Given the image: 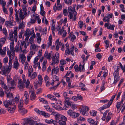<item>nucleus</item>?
<instances>
[{
	"label": "nucleus",
	"mask_w": 125,
	"mask_h": 125,
	"mask_svg": "<svg viewBox=\"0 0 125 125\" xmlns=\"http://www.w3.org/2000/svg\"><path fill=\"white\" fill-rule=\"evenodd\" d=\"M119 68V67L118 66L117 69L113 73V75L114 77V83L115 84L120 79L118 72L120 69Z\"/></svg>",
	"instance_id": "f257e3e1"
},
{
	"label": "nucleus",
	"mask_w": 125,
	"mask_h": 125,
	"mask_svg": "<svg viewBox=\"0 0 125 125\" xmlns=\"http://www.w3.org/2000/svg\"><path fill=\"white\" fill-rule=\"evenodd\" d=\"M26 124L27 125H46L45 124L40 123H37V121H34L30 118L26 119Z\"/></svg>",
	"instance_id": "f03ea898"
},
{
	"label": "nucleus",
	"mask_w": 125,
	"mask_h": 125,
	"mask_svg": "<svg viewBox=\"0 0 125 125\" xmlns=\"http://www.w3.org/2000/svg\"><path fill=\"white\" fill-rule=\"evenodd\" d=\"M59 57V53L57 52L56 53L55 55L53 56L52 57V65H53L55 63H58L59 62L58 58Z\"/></svg>",
	"instance_id": "7ed1b4c3"
},
{
	"label": "nucleus",
	"mask_w": 125,
	"mask_h": 125,
	"mask_svg": "<svg viewBox=\"0 0 125 125\" xmlns=\"http://www.w3.org/2000/svg\"><path fill=\"white\" fill-rule=\"evenodd\" d=\"M73 104V103L70 101L69 98L67 99H66L65 101H64V106L63 107L62 109L65 110H67L68 107L66 106V105L70 106L72 105Z\"/></svg>",
	"instance_id": "20e7f679"
},
{
	"label": "nucleus",
	"mask_w": 125,
	"mask_h": 125,
	"mask_svg": "<svg viewBox=\"0 0 125 125\" xmlns=\"http://www.w3.org/2000/svg\"><path fill=\"white\" fill-rule=\"evenodd\" d=\"M68 10L69 13V16L70 19H72L73 17V13H77L76 11H75L74 9L72 7L70 6L68 8Z\"/></svg>",
	"instance_id": "39448f33"
},
{
	"label": "nucleus",
	"mask_w": 125,
	"mask_h": 125,
	"mask_svg": "<svg viewBox=\"0 0 125 125\" xmlns=\"http://www.w3.org/2000/svg\"><path fill=\"white\" fill-rule=\"evenodd\" d=\"M39 58L38 56H37L35 58L33 61V67L36 68L37 67H38L39 69H40L41 67L40 66V62H38Z\"/></svg>",
	"instance_id": "423d86ee"
},
{
	"label": "nucleus",
	"mask_w": 125,
	"mask_h": 125,
	"mask_svg": "<svg viewBox=\"0 0 125 125\" xmlns=\"http://www.w3.org/2000/svg\"><path fill=\"white\" fill-rule=\"evenodd\" d=\"M67 113L70 116L73 118H75L78 116L79 114L78 113H75L71 110H69L67 112Z\"/></svg>",
	"instance_id": "0eeeda50"
},
{
	"label": "nucleus",
	"mask_w": 125,
	"mask_h": 125,
	"mask_svg": "<svg viewBox=\"0 0 125 125\" xmlns=\"http://www.w3.org/2000/svg\"><path fill=\"white\" fill-rule=\"evenodd\" d=\"M0 69L1 70L2 72L3 73V74L6 76V74L7 73L8 74L10 72V70L9 68L7 67L4 66L2 67H0Z\"/></svg>",
	"instance_id": "6e6552de"
},
{
	"label": "nucleus",
	"mask_w": 125,
	"mask_h": 125,
	"mask_svg": "<svg viewBox=\"0 0 125 125\" xmlns=\"http://www.w3.org/2000/svg\"><path fill=\"white\" fill-rule=\"evenodd\" d=\"M34 110L38 114L42 115L44 116L47 117L50 116V115L48 114L45 113L44 111H40L37 108L35 109Z\"/></svg>",
	"instance_id": "1a4fd4ad"
},
{
	"label": "nucleus",
	"mask_w": 125,
	"mask_h": 125,
	"mask_svg": "<svg viewBox=\"0 0 125 125\" xmlns=\"http://www.w3.org/2000/svg\"><path fill=\"white\" fill-rule=\"evenodd\" d=\"M89 110V108L88 107L85 106H83L82 108L80 111V112L83 115L87 116L88 114L87 112Z\"/></svg>",
	"instance_id": "9d476101"
},
{
	"label": "nucleus",
	"mask_w": 125,
	"mask_h": 125,
	"mask_svg": "<svg viewBox=\"0 0 125 125\" xmlns=\"http://www.w3.org/2000/svg\"><path fill=\"white\" fill-rule=\"evenodd\" d=\"M60 0H57V6L56 7V4L53 6V10L55 12L57 10H60L62 9V6L61 5L60 3Z\"/></svg>",
	"instance_id": "9b49d317"
},
{
	"label": "nucleus",
	"mask_w": 125,
	"mask_h": 125,
	"mask_svg": "<svg viewBox=\"0 0 125 125\" xmlns=\"http://www.w3.org/2000/svg\"><path fill=\"white\" fill-rule=\"evenodd\" d=\"M15 103V102L12 100L11 101V100H8L5 101L3 102L4 105L6 107H8L9 105H13Z\"/></svg>",
	"instance_id": "f8f14e48"
},
{
	"label": "nucleus",
	"mask_w": 125,
	"mask_h": 125,
	"mask_svg": "<svg viewBox=\"0 0 125 125\" xmlns=\"http://www.w3.org/2000/svg\"><path fill=\"white\" fill-rule=\"evenodd\" d=\"M24 96L23 97V98L24 97L25 98L24 99L25 103L27 104L28 103V101L29 100V95L28 94L27 92L26 91H25L24 93Z\"/></svg>",
	"instance_id": "ddd939ff"
},
{
	"label": "nucleus",
	"mask_w": 125,
	"mask_h": 125,
	"mask_svg": "<svg viewBox=\"0 0 125 125\" xmlns=\"http://www.w3.org/2000/svg\"><path fill=\"white\" fill-rule=\"evenodd\" d=\"M16 83L14 80L11 81L10 83L9 84V87L10 89H14L16 86Z\"/></svg>",
	"instance_id": "4468645a"
},
{
	"label": "nucleus",
	"mask_w": 125,
	"mask_h": 125,
	"mask_svg": "<svg viewBox=\"0 0 125 125\" xmlns=\"http://www.w3.org/2000/svg\"><path fill=\"white\" fill-rule=\"evenodd\" d=\"M104 26L105 27H107V29L112 30H114V28L115 27L114 25H111L110 23H105Z\"/></svg>",
	"instance_id": "2eb2a0df"
},
{
	"label": "nucleus",
	"mask_w": 125,
	"mask_h": 125,
	"mask_svg": "<svg viewBox=\"0 0 125 125\" xmlns=\"http://www.w3.org/2000/svg\"><path fill=\"white\" fill-rule=\"evenodd\" d=\"M35 54V52L33 51H30L28 54L27 56V60L28 62L30 61V59L32 55Z\"/></svg>",
	"instance_id": "dca6fc26"
},
{
	"label": "nucleus",
	"mask_w": 125,
	"mask_h": 125,
	"mask_svg": "<svg viewBox=\"0 0 125 125\" xmlns=\"http://www.w3.org/2000/svg\"><path fill=\"white\" fill-rule=\"evenodd\" d=\"M69 38L70 39L71 41L73 42L74 40L76 39V36L73 35V32H71L69 34Z\"/></svg>",
	"instance_id": "f3484780"
},
{
	"label": "nucleus",
	"mask_w": 125,
	"mask_h": 125,
	"mask_svg": "<svg viewBox=\"0 0 125 125\" xmlns=\"http://www.w3.org/2000/svg\"><path fill=\"white\" fill-rule=\"evenodd\" d=\"M39 46L37 45H36L34 44H31L30 47V49L31 50L34 51H37Z\"/></svg>",
	"instance_id": "a211bd4d"
},
{
	"label": "nucleus",
	"mask_w": 125,
	"mask_h": 125,
	"mask_svg": "<svg viewBox=\"0 0 125 125\" xmlns=\"http://www.w3.org/2000/svg\"><path fill=\"white\" fill-rule=\"evenodd\" d=\"M37 74L35 72H34L31 74V73L28 74V76L31 79H34L36 78Z\"/></svg>",
	"instance_id": "6ab92c4d"
},
{
	"label": "nucleus",
	"mask_w": 125,
	"mask_h": 125,
	"mask_svg": "<svg viewBox=\"0 0 125 125\" xmlns=\"http://www.w3.org/2000/svg\"><path fill=\"white\" fill-rule=\"evenodd\" d=\"M19 113L22 115H23L24 114L27 113V110L25 109L22 108L21 109H19Z\"/></svg>",
	"instance_id": "aec40b11"
},
{
	"label": "nucleus",
	"mask_w": 125,
	"mask_h": 125,
	"mask_svg": "<svg viewBox=\"0 0 125 125\" xmlns=\"http://www.w3.org/2000/svg\"><path fill=\"white\" fill-rule=\"evenodd\" d=\"M47 97L48 98L52 101H57L58 100L56 98L55 96L52 94H49L47 95Z\"/></svg>",
	"instance_id": "412c9836"
},
{
	"label": "nucleus",
	"mask_w": 125,
	"mask_h": 125,
	"mask_svg": "<svg viewBox=\"0 0 125 125\" xmlns=\"http://www.w3.org/2000/svg\"><path fill=\"white\" fill-rule=\"evenodd\" d=\"M19 17L21 20H23L24 18V16L23 15V12L21 8H20L18 11Z\"/></svg>",
	"instance_id": "4be33fe9"
},
{
	"label": "nucleus",
	"mask_w": 125,
	"mask_h": 125,
	"mask_svg": "<svg viewBox=\"0 0 125 125\" xmlns=\"http://www.w3.org/2000/svg\"><path fill=\"white\" fill-rule=\"evenodd\" d=\"M87 121L90 123L93 124L94 125H97V121H94V120L91 118L88 119Z\"/></svg>",
	"instance_id": "5701e85b"
},
{
	"label": "nucleus",
	"mask_w": 125,
	"mask_h": 125,
	"mask_svg": "<svg viewBox=\"0 0 125 125\" xmlns=\"http://www.w3.org/2000/svg\"><path fill=\"white\" fill-rule=\"evenodd\" d=\"M30 97V99L31 100H34L36 98L35 93L34 91H32Z\"/></svg>",
	"instance_id": "b1692460"
},
{
	"label": "nucleus",
	"mask_w": 125,
	"mask_h": 125,
	"mask_svg": "<svg viewBox=\"0 0 125 125\" xmlns=\"http://www.w3.org/2000/svg\"><path fill=\"white\" fill-rule=\"evenodd\" d=\"M15 108L16 107L15 106H14L13 107H9L8 108L7 110L9 113H13L14 112Z\"/></svg>",
	"instance_id": "393cba45"
},
{
	"label": "nucleus",
	"mask_w": 125,
	"mask_h": 125,
	"mask_svg": "<svg viewBox=\"0 0 125 125\" xmlns=\"http://www.w3.org/2000/svg\"><path fill=\"white\" fill-rule=\"evenodd\" d=\"M19 66V63L18 62V60H16L14 63L13 67L16 70H17L18 69V67Z\"/></svg>",
	"instance_id": "a878e982"
},
{
	"label": "nucleus",
	"mask_w": 125,
	"mask_h": 125,
	"mask_svg": "<svg viewBox=\"0 0 125 125\" xmlns=\"http://www.w3.org/2000/svg\"><path fill=\"white\" fill-rule=\"evenodd\" d=\"M19 60L21 61L26 60V57L24 53H21L19 54Z\"/></svg>",
	"instance_id": "bb28decb"
},
{
	"label": "nucleus",
	"mask_w": 125,
	"mask_h": 125,
	"mask_svg": "<svg viewBox=\"0 0 125 125\" xmlns=\"http://www.w3.org/2000/svg\"><path fill=\"white\" fill-rule=\"evenodd\" d=\"M38 76V80L40 81L39 83L37 80L36 81V82H35L34 83H35L36 84H39L40 83L41 84L42 80V76L40 75H39Z\"/></svg>",
	"instance_id": "cd10ccee"
},
{
	"label": "nucleus",
	"mask_w": 125,
	"mask_h": 125,
	"mask_svg": "<svg viewBox=\"0 0 125 125\" xmlns=\"http://www.w3.org/2000/svg\"><path fill=\"white\" fill-rule=\"evenodd\" d=\"M14 41H12L10 42V49L12 52L15 51V48H14Z\"/></svg>",
	"instance_id": "c85d7f7f"
},
{
	"label": "nucleus",
	"mask_w": 125,
	"mask_h": 125,
	"mask_svg": "<svg viewBox=\"0 0 125 125\" xmlns=\"http://www.w3.org/2000/svg\"><path fill=\"white\" fill-rule=\"evenodd\" d=\"M18 87L20 90L21 91H22L24 88L25 84L23 83H20L18 84Z\"/></svg>",
	"instance_id": "c756f323"
},
{
	"label": "nucleus",
	"mask_w": 125,
	"mask_h": 125,
	"mask_svg": "<svg viewBox=\"0 0 125 125\" xmlns=\"http://www.w3.org/2000/svg\"><path fill=\"white\" fill-rule=\"evenodd\" d=\"M18 105L19 109H21L22 108L23 105V100L22 99H21L19 102L18 103Z\"/></svg>",
	"instance_id": "7c9ffc66"
},
{
	"label": "nucleus",
	"mask_w": 125,
	"mask_h": 125,
	"mask_svg": "<svg viewBox=\"0 0 125 125\" xmlns=\"http://www.w3.org/2000/svg\"><path fill=\"white\" fill-rule=\"evenodd\" d=\"M25 36H30L31 35V32L30 30L29 29H27L24 32V34Z\"/></svg>",
	"instance_id": "2f4dec72"
},
{
	"label": "nucleus",
	"mask_w": 125,
	"mask_h": 125,
	"mask_svg": "<svg viewBox=\"0 0 125 125\" xmlns=\"http://www.w3.org/2000/svg\"><path fill=\"white\" fill-rule=\"evenodd\" d=\"M44 56L48 59L50 60L51 59V54L50 53H48L47 51H45Z\"/></svg>",
	"instance_id": "473e14b6"
},
{
	"label": "nucleus",
	"mask_w": 125,
	"mask_h": 125,
	"mask_svg": "<svg viewBox=\"0 0 125 125\" xmlns=\"http://www.w3.org/2000/svg\"><path fill=\"white\" fill-rule=\"evenodd\" d=\"M46 110L49 112H52V114L55 113V112L53 111V109L50 108V107L48 105L44 106Z\"/></svg>",
	"instance_id": "72a5a7b5"
},
{
	"label": "nucleus",
	"mask_w": 125,
	"mask_h": 125,
	"mask_svg": "<svg viewBox=\"0 0 125 125\" xmlns=\"http://www.w3.org/2000/svg\"><path fill=\"white\" fill-rule=\"evenodd\" d=\"M14 35V40H15V41L16 42L17 41V30H15L13 31Z\"/></svg>",
	"instance_id": "f704fd0d"
},
{
	"label": "nucleus",
	"mask_w": 125,
	"mask_h": 125,
	"mask_svg": "<svg viewBox=\"0 0 125 125\" xmlns=\"http://www.w3.org/2000/svg\"><path fill=\"white\" fill-rule=\"evenodd\" d=\"M59 71V68L58 67H56L55 68L52 69V73H55L57 74Z\"/></svg>",
	"instance_id": "c9c22d12"
},
{
	"label": "nucleus",
	"mask_w": 125,
	"mask_h": 125,
	"mask_svg": "<svg viewBox=\"0 0 125 125\" xmlns=\"http://www.w3.org/2000/svg\"><path fill=\"white\" fill-rule=\"evenodd\" d=\"M84 63L82 65H80L79 66V71L80 72H84L85 70L84 69Z\"/></svg>",
	"instance_id": "e433bc0d"
},
{
	"label": "nucleus",
	"mask_w": 125,
	"mask_h": 125,
	"mask_svg": "<svg viewBox=\"0 0 125 125\" xmlns=\"http://www.w3.org/2000/svg\"><path fill=\"white\" fill-rule=\"evenodd\" d=\"M39 98L40 101V102H42L44 104H48V102L45 99H44V98L39 97Z\"/></svg>",
	"instance_id": "4c0bfd02"
},
{
	"label": "nucleus",
	"mask_w": 125,
	"mask_h": 125,
	"mask_svg": "<svg viewBox=\"0 0 125 125\" xmlns=\"http://www.w3.org/2000/svg\"><path fill=\"white\" fill-rule=\"evenodd\" d=\"M5 24L7 26L13 25L12 22L11 21H6L5 22Z\"/></svg>",
	"instance_id": "58836bf2"
},
{
	"label": "nucleus",
	"mask_w": 125,
	"mask_h": 125,
	"mask_svg": "<svg viewBox=\"0 0 125 125\" xmlns=\"http://www.w3.org/2000/svg\"><path fill=\"white\" fill-rule=\"evenodd\" d=\"M112 115V113H111L109 112L108 113L107 116L106 118V120L107 122H108L111 119Z\"/></svg>",
	"instance_id": "ea45409f"
},
{
	"label": "nucleus",
	"mask_w": 125,
	"mask_h": 125,
	"mask_svg": "<svg viewBox=\"0 0 125 125\" xmlns=\"http://www.w3.org/2000/svg\"><path fill=\"white\" fill-rule=\"evenodd\" d=\"M2 88L6 90L5 93H7L6 91L8 90V88L6 84L4 83V82L1 84Z\"/></svg>",
	"instance_id": "a19ab883"
},
{
	"label": "nucleus",
	"mask_w": 125,
	"mask_h": 125,
	"mask_svg": "<svg viewBox=\"0 0 125 125\" xmlns=\"http://www.w3.org/2000/svg\"><path fill=\"white\" fill-rule=\"evenodd\" d=\"M13 32H10L9 34V39L11 41V42L12 41L14 40V35H13Z\"/></svg>",
	"instance_id": "79ce46f5"
},
{
	"label": "nucleus",
	"mask_w": 125,
	"mask_h": 125,
	"mask_svg": "<svg viewBox=\"0 0 125 125\" xmlns=\"http://www.w3.org/2000/svg\"><path fill=\"white\" fill-rule=\"evenodd\" d=\"M6 38V37H2L0 39V43L2 44H5Z\"/></svg>",
	"instance_id": "37998d69"
},
{
	"label": "nucleus",
	"mask_w": 125,
	"mask_h": 125,
	"mask_svg": "<svg viewBox=\"0 0 125 125\" xmlns=\"http://www.w3.org/2000/svg\"><path fill=\"white\" fill-rule=\"evenodd\" d=\"M25 27L24 25L23 24V21H22L21 23H20L18 27V28L19 29H22V28H24Z\"/></svg>",
	"instance_id": "c03bdc74"
},
{
	"label": "nucleus",
	"mask_w": 125,
	"mask_h": 125,
	"mask_svg": "<svg viewBox=\"0 0 125 125\" xmlns=\"http://www.w3.org/2000/svg\"><path fill=\"white\" fill-rule=\"evenodd\" d=\"M62 115L57 113L55 115V117L56 120H58L61 119V117Z\"/></svg>",
	"instance_id": "a18cd8bd"
},
{
	"label": "nucleus",
	"mask_w": 125,
	"mask_h": 125,
	"mask_svg": "<svg viewBox=\"0 0 125 125\" xmlns=\"http://www.w3.org/2000/svg\"><path fill=\"white\" fill-rule=\"evenodd\" d=\"M74 48V46L72 45V47L70 48V53L73 56H74V53L73 52Z\"/></svg>",
	"instance_id": "49530a36"
},
{
	"label": "nucleus",
	"mask_w": 125,
	"mask_h": 125,
	"mask_svg": "<svg viewBox=\"0 0 125 125\" xmlns=\"http://www.w3.org/2000/svg\"><path fill=\"white\" fill-rule=\"evenodd\" d=\"M12 59H9V66L8 67L10 70L11 69V68L12 67Z\"/></svg>",
	"instance_id": "de8ad7c7"
},
{
	"label": "nucleus",
	"mask_w": 125,
	"mask_h": 125,
	"mask_svg": "<svg viewBox=\"0 0 125 125\" xmlns=\"http://www.w3.org/2000/svg\"><path fill=\"white\" fill-rule=\"evenodd\" d=\"M25 83L26 87L27 88H29V86H30L29 85L30 84V82L28 79L27 80L26 82Z\"/></svg>",
	"instance_id": "09e8293b"
},
{
	"label": "nucleus",
	"mask_w": 125,
	"mask_h": 125,
	"mask_svg": "<svg viewBox=\"0 0 125 125\" xmlns=\"http://www.w3.org/2000/svg\"><path fill=\"white\" fill-rule=\"evenodd\" d=\"M60 66H64V65L66 64V62L64 60H61L60 61Z\"/></svg>",
	"instance_id": "8fccbe9b"
},
{
	"label": "nucleus",
	"mask_w": 125,
	"mask_h": 125,
	"mask_svg": "<svg viewBox=\"0 0 125 125\" xmlns=\"http://www.w3.org/2000/svg\"><path fill=\"white\" fill-rule=\"evenodd\" d=\"M97 113V112L94 111H92L90 112L91 115L93 116H96Z\"/></svg>",
	"instance_id": "3c124183"
},
{
	"label": "nucleus",
	"mask_w": 125,
	"mask_h": 125,
	"mask_svg": "<svg viewBox=\"0 0 125 125\" xmlns=\"http://www.w3.org/2000/svg\"><path fill=\"white\" fill-rule=\"evenodd\" d=\"M0 3L3 7H4L6 4V2L3 0H0Z\"/></svg>",
	"instance_id": "603ef678"
},
{
	"label": "nucleus",
	"mask_w": 125,
	"mask_h": 125,
	"mask_svg": "<svg viewBox=\"0 0 125 125\" xmlns=\"http://www.w3.org/2000/svg\"><path fill=\"white\" fill-rule=\"evenodd\" d=\"M116 95V94H115L113 95L111 97L110 100L109 102L111 104H112L113 101L115 98Z\"/></svg>",
	"instance_id": "864d4df0"
},
{
	"label": "nucleus",
	"mask_w": 125,
	"mask_h": 125,
	"mask_svg": "<svg viewBox=\"0 0 125 125\" xmlns=\"http://www.w3.org/2000/svg\"><path fill=\"white\" fill-rule=\"evenodd\" d=\"M103 20L104 22H107L108 23H109L110 21V20L106 16L103 19Z\"/></svg>",
	"instance_id": "5fc2aeb1"
},
{
	"label": "nucleus",
	"mask_w": 125,
	"mask_h": 125,
	"mask_svg": "<svg viewBox=\"0 0 125 125\" xmlns=\"http://www.w3.org/2000/svg\"><path fill=\"white\" fill-rule=\"evenodd\" d=\"M4 95V92L2 88L0 87V96L1 97H2Z\"/></svg>",
	"instance_id": "6e6d98bb"
},
{
	"label": "nucleus",
	"mask_w": 125,
	"mask_h": 125,
	"mask_svg": "<svg viewBox=\"0 0 125 125\" xmlns=\"http://www.w3.org/2000/svg\"><path fill=\"white\" fill-rule=\"evenodd\" d=\"M52 106L53 107L58 109L59 108V106L58 104H55L54 103L52 104Z\"/></svg>",
	"instance_id": "4d7b16f0"
},
{
	"label": "nucleus",
	"mask_w": 125,
	"mask_h": 125,
	"mask_svg": "<svg viewBox=\"0 0 125 125\" xmlns=\"http://www.w3.org/2000/svg\"><path fill=\"white\" fill-rule=\"evenodd\" d=\"M33 71V68L31 66H30L29 67L28 69V74L31 73H32Z\"/></svg>",
	"instance_id": "13d9d810"
},
{
	"label": "nucleus",
	"mask_w": 125,
	"mask_h": 125,
	"mask_svg": "<svg viewBox=\"0 0 125 125\" xmlns=\"http://www.w3.org/2000/svg\"><path fill=\"white\" fill-rule=\"evenodd\" d=\"M59 123L60 125H65L66 124V122L65 121L61 120L59 121Z\"/></svg>",
	"instance_id": "bf43d9fd"
},
{
	"label": "nucleus",
	"mask_w": 125,
	"mask_h": 125,
	"mask_svg": "<svg viewBox=\"0 0 125 125\" xmlns=\"http://www.w3.org/2000/svg\"><path fill=\"white\" fill-rule=\"evenodd\" d=\"M66 80L67 82L68 83V86L69 87H70L71 86V82L70 80V78L67 77L66 78Z\"/></svg>",
	"instance_id": "052dcab7"
},
{
	"label": "nucleus",
	"mask_w": 125,
	"mask_h": 125,
	"mask_svg": "<svg viewBox=\"0 0 125 125\" xmlns=\"http://www.w3.org/2000/svg\"><path fill=\"white\" fill-rule=\"evenodd\" d=\"M35 19L38 21V23L40 24L41 23V20L39 19V16H36L35 17Z\"/></svg>",
	"instance_id": "680f3d73"
},
{
	"label": "nucleus",
	"mask_w": 125,
	"mask_h": 125,
	"mask_svg": "<svg viewBox=\"0 0 125 125\" xmlns=\"http://www.w3.org/2000/svg\"><path fill=\"white\" fill-rule=\"evenodd\" d=\"M7 97L9 98H11L13 97L12 93H9L7 94Z\"/></svg>",
	"instance_id": "e2e57ef3"
},
{
	"label": "nucleus",
	"mask_w": 125,
	"mask_h": 125,
	"mask_svg": "<svg viewBox=\"0 0 125 125\" xmlns=\"http://www.w3.org/2000/svg\"><path fill=\"white\" fill-rule=\"evenodd\" d=\"M111 104L108 102L107 104H105L103 105L105 109L108 108L110 107Z\"/></svg>",
	"instance_id": "0e129e2a"
},
{
	"label": "nucleus",
	"mask_w": 125,
	"mask_h": 125,
	"mask_svg": "<svg viewBox=\"0 0 125 125\" xmlns=\"http://www.w3.org/2000/svg\"><path fill=\"white\" fill-rule=\"evenodd\" d=\"M121 102H118L117 104L116 107L117 109H119L122 105Z\"/></svg>",
	"instance_id": "69168bd1"
},
{
	"label": "nucleus",
	"mask_w": 125,
	"mask_h": 125,
	"mask_svg": "<svg viewBox=\"0 0 125 125\" xmlns=\"http://www.w3.org/2000/svg\"><path fill=\"white\" fill-rule=\"evenodd\" d=\"M29 64L27 62H26L24 64V69H27L28 68Z\"/></svg>",
	"instance_id": "338daca9"
},
{
	"label": "nucleus",
	"mask_w": 125,
	"mask_h": 125,
	"mask_svg": "<svg viewBox=\"0 0 125 125\" xmlns=\"http://www.w3.org/2000/svg\"><path fill=\"white\" fill-rule=\"evenodd\" d=\"M20 47L19 45L16 46L15 48V51L16 52H20Z\"/></svg>",
	"instance_id": "774afa93"
}]
</instances>
